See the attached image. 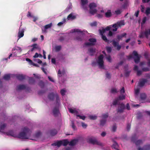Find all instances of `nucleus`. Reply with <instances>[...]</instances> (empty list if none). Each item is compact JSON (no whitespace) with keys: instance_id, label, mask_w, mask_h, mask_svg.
Instances as JSON below:
<instances>
[{"instance_id":"obj_1","label":"nucleus","mask_w":150,"mask_h":150,"mask_svg":"<svg viewBox=\"0 0 150 150\" xmlns=\"http://www.w3.org/2000/svg\"><path fill=\"white\" fill-rule=\"evenodd\" d=\"M124 25V22L121 21L112 25L107 26L105 28L99 29L98 32L102 38H107L106 36L115 37L116 34L115 32L119 28Z\"/></svg>"},{"instance_id":"obj_2","label":"nucleus","mask_w":150,"mask_h":150,"mask_svg":"<svg viewBox=\"0 0 150 150\" xmlns=\"http://www.w3.org/2000/svg\"><path fill=\"white\" fill-rule=\"evenodd\" d=\"M31 132L30 130L27 127H24L23 129L22 132L20 133L17 137L22 139H31L33 140L35 139L30 138L31 134Z\"/></svg>"},{"instance_id":"obj_3","label":"nucleus","mask_w":150,"mask_h":150,"mask_svg":"<svg viewBox=\"0 0 150 150\" xmlns=\"http://www.w3.org/2000/svg\"><path fill=\"white\" fill-rule=\"evenodd\" d=\"M48 98L51 100H53L54 98H56V103L59 105L60 104V100L59 96L57 93L52 92L49 93L48 95Z\"/></svg>"},{"instance_id":"obj_4","label":"nucleus","mask_w":150,"mask_h":150,"mask_svg":"<svg viewBox=\"0 0 150 150\" xmlns=\"http://www.w3.org/2000/svg\"><path fill=\"white\" fill-rule=\"evenodd\" d=\"M87 142L89 144L93 145L96 144L101 146H103L102 143L98 141L96 138L93 137H91L88 138L87 139Z\"/></svg>"},{"instance_id":"obj_5","label":"nucleus","mask_w":150,"mask_h":150,"mask_svg":"<svg viewBox=\"0 0 150 150\" xmlns=\"http://www.w3.org/2000/svg\"><path fill=\"white\" fill-rule=\"evenodd\" d=\"M132 55H130L128 56V59H130L132 58L134 59L135 62L137 63L139 62L140 60V57L139 56L138 54L136 51H134L132 52Z\"/></svg>"},{"instance_id":"obj_6","label":"nucleus","mask_w":150,"mask_h":150,"mask_svg":"<svg viewBox=\"0 0 150 150\" xmlns=\"http://www.w3.org/2000/svg\"><path fill=\"white\" fill-rule=\"evenodd\" d=\"M90 8L89 13L92 15H93L96 13L97 10L95 8L97 7V5L94 3H90L89 6Z\"/></svg>"},{"instance_id":"obj_7","label":"nucleus","mask_w":150,"mask_h":150,"mask_svg":"<svg viewBox=\"0 0 150 150\" xmlns=\"http://www.w3.org/2000/svg\"><path fill=\"white\" fill-rule=\"evenodd\" d=\"M103 58V55H101L98 57V59L97 61L98 65L100 69H104Z\"/></svg>"},{"instance_id":"obj_8","label":"nucleus","mask_w":150,"mask_h":150,"mask_svg":"<svg viewBox=\"0 0 150 150\" xmlns=\"http://www.w3.org/2000/svg\"><path fill=\"white\" fill-rule=\"evenodd\" d=\"M89 41L90 42H86L83 45L84 47L92 46L95 45L94 43L96 42V38H90Z\"/></svg>"},{"instance_id":"obj_9","label":"nucleus","mask_w":150,"mask_h":150,"mask_svg":"<svg viewBox=\"0 0 150 150\" xmlns=\"http://www.w3.org/2000/svg\"><path fill=\"white\" fill-rule=\"evenodd\" d=\"M71 32L72 33H77L80 36H83L87 33V32L86 31H81L80 29L76 28L72 30H71Z\"/></svg>"},{"instance_id":"obj_10","label":"nucleus","mask_w":150,"mask_h":150,"mask_svg":"<svg viewBox=\"0 0 150 150\" xmlns=\"http://www.w3.org/2000/svg\"><path fill=\"white\" fill-rule=\"evenodd\" d=\"M56 106L52 110V113L55 117H57L59 113V107L60 105H58L57 104H55Z\"/></svg>"},{"instance_id":"obj_11","label":"nucleus","mask_w":150,"mask_h":150,"mask_svg":"<svg viewBox=\"0 0 150 150\" xmlns=\"http://www.w3.org/2000/svg\"><path fill=\"white\" fill-rule=\"evenodd\" d=\"M137 139L135 136H133L131 138V140L132 142L134 143H135V144L137 146H139L142 144V140H137Z\"/></svg>"},{"instance_id":"obj_12","label":"nucleus","mask_w":150,"mask_h":150,"mask_svg":"<svg viewBox=\"0 0 150 150\" xmlns=\"http://www.w3.org/2000/svg\"><path fill=\"white\" fill-rule=\"evenodd\" d=\"M125 109V106L124 104L123 103H121L119 104L117 112L122 113L123 112Z\"/></svg>"},{"instance_id":"obj_13","label":"nucleus","mask_w":150,"mask_h":150,"mask_svg":"<svg viewBox=\"0 0 150 150\" xmlns=\"http://www.w3.org/2000/svg\"><path fill=\"white\" fill-rule=\"evenodd\" d=\"M112 44L114 47H117V49L118 50H120L121 48V46L119 45L118 42H117L114 40L112 41Z\"/></svg>"},{"instance_id":"obj_14","label":"nucleus","mask_w":150,"mask_h":150,"mask_svg":"<svg viewBox=\"0 0 150 150\" xmlns=\"http://www.w3.org/2000/svg\"><path fill=\"white\" fill-rule=\"evenodd\" d=\"M147 82V80L146 79H141L139 82L138 86L140 87H142Z\"/></svg>"},{"instance_id":"obj_15","label":"nucleus","mask_w":150,"mask_h":150,"mask_svg":"<svg viewBox=\"0 0 150 150\" xmlns=\"http://www.w3.org/2000/svg\"><path fill=\"white\" fill-rule=\"evenodd\" d=\"M25 30L21 28H20L19 30V31L18 34V38L22 37L24 35Z\"/></svg>"},{"instance_id":"obj_16","label":"nucleus","mask_w":150,"mask_h":150,"mask_svg":"<svg viewBox=\"0 0 150 150\" xmlns=\"http://www.w3.org/2000/svg\"><path fill=\"white\" fill-rule=\"evenodd\" d=\"M62 145V142L61 140L57 141L51 144L52 146H57L58 147H60Z\"/></svg>"},{"instance_id":"obj_17","label":"nucleus","mask_w":150,"mask_h":150,"mask_svg":"<svg viewBox=\"0 0 150 150\" xmlns=\"http://www.w3.org/2000/svg\"><path fill=\"white\" fill-rule=\"evenodd\" d=\"M68 109L70 112L74 114L76 116L79 113L78 111L76 109V108H74L73 109L72 108H68Z\"/></svg>"},{"instance_id":"obj_18","label":"nucleus","mask_w":150,"mask_h":150,"mask_svg":"<svg viewBox=\"0 0 150 150\" xmlns=\"http://www.w3.org/2000/svg\"><path fill=\"white\" fill-rule=\"evenodd\" d=\"M26 86L24 85H19L16 87V90L17 91H19L24 90L26 89Z\"/></svg>"},{"instance_id":"obj_19","label":"nucleus","mask_w":150,"mask_h":150,"mask_svg":"<svg viewBox=\"0 0 150 150\" xmlns=\"http://www.w3.org/2000/svg\"><path fill=\"white\" fill-rule=\"evenodd\" d=\"M150 145L144 146L143 148L139 147L138 150H150Z\"/></svg>"},{"instance_id":"obj_20","label":"nucleus","mask_w":150,"mask_h":150,"mask_svg":"<svg viewBox=\"0 0 150 150\" xmlns=\"http://www.w3.org/2000/svg\"><path fill=\"white\" fill-rule=\"evenodd\" d=\"M112 141L114 142V144H112V149H114L115 150H117L118 149V147L119 146L118 143L116 142V141L114 140H112Z\"/></svg>"},{"instance_id":"obj_21","label":"nucleus","mask_w":150,"mask_h":150,"mask_svg":"<svg viewBox=\"0 0 150 150\" xmlns=\"http://www.w3.org/2000/svg\"><path fill=\"white\" fill-rule=\"evenodd\" d=\"M16 77L18 80L20 81H22L25 78V76L23 75L22 74H18L16 75Z\"/></svg>"},{"instance_id":"obj_22","label":"nucleus","mask_w":150,"mask_h":150,"mask_svg":"<svg viewBox=\"0 0 150 150\" xmlns=\"http://www.w3.org/2000/svg\"><path fill=\"white\" fill-rule=\"evenodd\" d=\"M115 33L116 34V35L115 37H116V38H123L124 37H126V36L127 35V34L126 33H123L122 34H121L120 35H118L117 33L115 32Z\"/></svg>"},{"instance_id":"obj_23","label":"nucleus","mask_w":150,"mask_h":150,"mask_svg":"<svg viewBox=\"0 0 150 150\" xmlns=\"http://www.w3.org/2000/svg\"><path fill=\"white\" fill-rule=\"evenodd\" d=\"M50 133L51 136H54L57 134V131L56 129H52L50 130Z\"/></svg>"},{"instance_id":"obj_24","label":"nucleus","mask_w":150,"mask_h":150,"mask_svg":"<svg viewBox=\"0 0 150 150\" xmlns=\"http://www.w3.org/2000/svg\"><path fill=\"white\" fill-rule=\"evenodd\" d=\"M76 18L75 16L73 15L72 13H71L67 17V19L68 20L71 19L74 20Z\"/></svg>"},{"instance_id":"obj_25","label":"nucleus","mask_w":150,"mask_h":150,"mask_svg":"<svg viewBox=\"0 0 150 150\" xmlns=\"http://www.w3.org/2000/svg\"><path fill=\"white\" fill-rule=\"evenodd\" d=\"M6 126V125L5 123H4L0 126V132L4 133L3 131L5 128Z\"/></svg>"},{"instance_id":"obj_26","label":"nucleus","mask_w":150,"mask_h":150,"mask_svg":"<svg viewBox=\"0 0 150 150\" xmlns=\"http://www.w3.org/2000/svg\"><path fill=\"white\" fill-rule=\"evenodd\" d=\"M58 74L59 75L58 76L60 77L62 75H65L66 74L65 71L64 69H63L62 71H60V69L58 71Z\"/></svg>"},{"instance_id":"obj_27","label":"nucleus","mask_w":150,"mask_h":150,"mask_svg":"<svg viewBox=\"0 0 150 150\" xmlns=\"http://www.w3.org/2000/svg\"><path fill=\"white\" fill-rule=\"evenodd\" d=\"M112 104L114 106H116L119 104V100L118 98H116L113 100L112 103Z\"/></svg>"},{"instance_id":"obj_28","label":"nucleus","mask_w":150,"mask_h":150,"mask_svg":"<svg viewBox=\"0 0 150 150\" xmlns=\"http://www.w3.org/2000/svg\"><path fill=\"white\" fill-rule=\"evenodd\" d=\"M88 51L89 52L90 55L91 56L93 55L96 52L95 49L92 48H89L88 49Z\"/></svg>"},{"instance_id":"obj_29","label":"nucleus","mask_w":150,"mask_h":150,"mask_svg":"<svg viewBox=\"0 0 150 150\" xmlns=\"http://www.w3.org/2000/svg\"><path fill=\"white\" fill-rule=\"evenodd\" d=\"M142 35H145L146 38H148L149 35H150V29L145 31L142 33Z\"/></svg>"},{"instance_id":"obj_30","label":"nucleus","mask_w":150,"mask_h":150,"mask_svg":"<svg viewBox=\"0 0 150 150\" xmlns=\"http://www.w3.org/2000/svg\"><path fill=\"white\" fill-rule=\"evenodd\" d=\"M78 140L77 139H74L71 141L69 143V145L71 146H74L77 142Z\"/></svg>"},{"instance_id":"obj_31","label":"nucleus","mask_w":150,"mask_h":150,"mask_svg":"<svg viewBox=\"0 0 150 150\" xmlns=\"http://www.w3.org/2000/svg\"><path fill=\"white\" fill-rule=\"evenodd\" d=\"M112 15V14L111 12V10H108L107 12L105 13V16L107 18L110 17Z\"/></svg>"},{"instance_id":"obj_32","label":"nucleus","mask_w":150,"mask_h":150,"mask_svg":"<svg viewBox=\"0 0 150 150\" xmlns=\"http://www.w3.org/2000/svg\"><path fill=\"white\" fill-rule=\"evenodd\" d=\"M7 135H10L13 137H16V135L14 134V132L12 130H10L6 133Z\"/></svg>"},{"instance_id":"obj_33","label":"nucleus","mask_w":150,"mask_h":150,"mask_svg":"<svg viewBox=\"0 0 150 150\" xmlns=\"http://www.w3.org/2000/svg\"><path fill=\"white\" fill-rule=\"evenodd\" d=\"M107 121V119H102L100 120V126H103L105 124Z\"/></svg>"},{"instance_id":"obj_34","label":"nucleus","mask_w":150,"mask_h":150,"mask_svg":"<svg viewBox=\"0 0 150 150\" xmlns=\"http://www.w3.org/2000/svg\"><path fill=\"white\" fill-rule=\"evenodd\" d=\"M29 83L30 84H33L35 82V80L34 79L33 77H29Z\"/></svg>"},{"instance_id":"obj_35","label":"nucleus","mask_w":150,"mask_h":150,"mask_svg":"<svg viewBox=\"0 0 150 150\" xmlns=\"http://www.w3.org/2000/svg\"><path fill=\"white\" fill-rule=\"evenodd\" d=\"M68 38H59V41L64 43H66L68 42L67 39Z\"/></svg>"},{"instance_id":"obj_36","label":"nucleus","mask_w":150,"mask_h":150,"mask_svg":"<svg viewBox=\"0 0 150 150\" xmlns=\"http://www.w3.org/2000/svg\"><path fill=\"white\" fill-rule=\"evenodd\" d=\"M62 141V145H63L64 146H67L69 143V142L68 140L67 139H64Z\"/></svg>"},{"instance_id":"obj_37","label":"nucleus","mask_w":150,"mask_h":150,"mask_svg":"<svg viewBox=\"0 0 150 150\" xmlns=\"http://www.w3.org/2000/svg\"><path fill=\"white\" fill-rule=\"evenodd\" d=\"M61 48L62 47L61 45L56 46L54 47V50L56 52H58L61 50Z\"/></svg>"},{"instance_id":"obj_38","label":"nucleus","mask_w":150,"mask_h":150,"mask_svg":"<svg viewBox=\"0 0 150 150\" xmlns=\"http://www.w3.org/2000/svg\"><path fill=\"white\" fill-rule=\"evenodd\" d=\"M52 26V23H50L44 26V29L45 30H47L48 28H50Z\"/></svg>"},{"instance_id":"obj_39","label":"nucleus","mask_w":150,"mask_h":150,"mask_svg":"<svg viewBox=\"0 0 150 150\" xmlns=\"http://www.w3.org/2000/svg\"><path fill=\"white\" fill-rule=\"evenodd\" d=\"M10 76L9 74H5L3 77V79L6 80H8L10 79Z\"/></svg>"},{"instance_id":"obj_40","label":"nucleus","mask_w":150,"mask_h":150,"mask_svg":"<svg viewBox=\"0 0 150 150\" xmlns=\"http://www.w3.org/2000/svg\"><path fill=\"white\" fill-rule=\"evenodd\" d=\"M140 98L142 100H145L146 99V94L144 93H142L140 94Z\"/></svg>"},{"instance_id":"obj_41","label":"nucleus","mask_w":150,"mask_h":150,"mask_svg":"<svg viewBox=\"0 0 150 150\" xmlns=\"http://www.w3.org/2000/svg\"><path fill=\"white\" fill-rule=\"evenodd\" d=\"M38 85L41 88H43L45 86L44 83L42 81L39 82Z\"/></svg>"},{"instance_id":"obj_42","label":"nucleus","mask_w":150,"mask_h":150,"mask_svg":"<svg viewBox=\"0 0 150 150\" xmlns=\"http://www.w3.org/2000/svg\"><path fill=\"white\" fill-rule=\"evenodd\" d=\"M118 91L116 88H113L111 89L110 92L112 93H117Z\"/></svg>"},{"instance_id":"obj_43","label":"nucleus","mask_w":150,"mask_h":150,"mask_svg":"<svg viewBox=\"0 0 150 150\" xmlns=\"http://www.w3.org/2000/svg\"><path fill=\"white\" fill-rule=\"evenodd\" d=\"M108 113L103 114L102 115L103 119H107V118L108 117Z\"/></svg>"},{"instance_id":"obj_44","label":"nucleus","mask_w":150,"mask_h":150,"mask_svg":"<svg viewBox=\"0 0 150 150\" xmlns=\"http://www.w3.org/2000/svg\"><path fill=\"white\" fill-rule=\"evenodd\" d=\"M118 98V99L119 100H123L125 99V96L124 95H120L118 96L117 98Z\"/></svg>"},{"instance_id":"obj_45","label":"nucleus","mask_w":150,"mask_h":150,"mask_svg":"<svg viewBox=\"0 0 150 150\" xmlns=\"http://www.w3.org/2000/svg\"><path fill=\"white\" fill-rule=\"evenodd\" d=\"M41 133L40 132L38 131L35 134V137L36 138H38L40 137L41 135Z\"/></svg>"},{"instance_id":"obj_46","label":"nucleus","mask_w":150,"mask_h":150,"mask_svg":"<svg viewBox=\"0 0 150 150\" xmlns=\"http://www.w3.org/2000/svg\"><path fill=\"white\" fill-rule=\"evenodd\" d=\"M16 50L19 51V52H21V48L17 46L13 48L12 50L13 51Z\"/></svg>"},{"instance_id":"obj_47","label":"nucleus","mask_w":150,"mask_h":150,"mask_svg":"<svg viewBox=\"0 0 150 150\" xmlns=\"http://www.w3.org/2000/svg\"><path fill=\"white\" fill-rule=\"evenodd\" d=\"M71 126L73 130H75L77 129L76 127L74 125V122L73 121H71Z\"/></svg>"},{"instance_id":"obj_48","label":"nucleus","mask_w":150,"mask_h":150,"mask_svg":"<svg viewBox=\"0 0 150 150\" xmlns=\"http://www.w3.org/2000/svg\"><path fill=\"white\" fill-rule=\"evenodd\" d=\"M90 25L92 27L96 26H97V22L96 21H94L92 23H91Z\"/></svg>"},{"instance_id":"obj_49","label":"nucleus","mask_w":150,"mask_h":150,"mask_svg":"<svg viewBox=\"0 0 150 150\" xmlns=\"http://www.w3.org/2000/svg\"><path fill=\"white\" fill-rule=\"evenodd\" d=\"M140 91V89L139 88H137L135 89L134 94L136 96L138 95Z\"/></svg>"},{"instance_id":"obj_50","label":"nucleus","mask_w":150,"mask_h":150,"mask_svg":"<svg viewBox=\"0 0 150 150\" xmlns=\"http://www.w3.org/2000/svg\"><path fill=\"white\" fill-rule=\"evenodd\" d=\"M89 117L91 120H95L97 118V116L95 115H91L89 116Z\"/></svg>"},{"instance_id":"obj_51","label":"nucleus","mask_w":150,"mask_h":150,"mask_svg":"<svg viewBox=\"0 0 150 150\" xmlns=\"http://www.w3.org/2000/svg\"><path fill=\"white\" fill-rule=\"evenodd\" d=\"M81 5L82 6H83L88 3L87 0H81Z\"/></svg>"},{"instance_id":"obj_52","label":"nucleus","mask_w":150,"mask_h":150,"mask_svg":"<svg viewBox=\"0 0 150 150\" xmlns=\"http://www.w3.org/2000/svg\"><path fill=\"white\" fill-rule=\"evenodd\" d=\"M106 49L107 52L108 53H110L112 51V48L110 47H106Z\"/></svg>"},{"instance_id":"obj_53","label":"nucleus","mask_w":150,"mask_h":150,"mask_svg":"<svg viewBox=\"0 0 150 150\" xmlns=\"http://www.w3.org/2000/svg\"><path fill=\"white\" fill-rule=\"evenodd\" d=\"M66 91L65 89H63L61 90L60 93L62 96H64L65 95L66 92Z\"/></svg>"},{"instance_id":"obj_54","label":"nucleus","mask_w":150,"mask_h":150,"mask_svg":"<svg viewBox=\"0 0 150 150\" xmlns=\"http://www.w3.org/2000/svg\"><path fill=\"white\" fill-rule=\"evenodd\" d=\"M142 71L145 72L149 71H150V69L147 67H144L142 68Z\"/></svg>"},{"instance_id":"obj_55","label":"nucleus","mask_w":150,"mask_h":150,"mask_svg":"<svg viewBox=\"0 0 150 150\" xmlns=\"http://www.w3.org/2000/svg\"><path fill=\"white\" fill-rule=\"evenodd\" d=\"M105 76L106 78H108V79H110L111 78L110 74L107 71L106 72V73Z\"/></svg>"},{"instance_id":"obj_56","label":"nucleus","mask_w":150,"mask_h":150,"mask_svg":"<svg viewBox=\"0 0 150 150\" xmlns=\"http://www.w3.org/2000/svg\"><path fill=\"white\" fill-rule=\"evenodd\" d=\"M145 13L147 15H148L150 14V8L148 7L147 8L146 10Z\"/></svg>"},{"instance_id":"obj_57","label":"nucleus","mask_w":150,"mask_h":150,"mask_svg":"<svg viewBox=\"0 0 150 150\" xmlns=\"http://www.w3.org/2000/svg\"><path fill=\"white\" fill-rule=\"evenodd\" d=\"M106 59L109 62H112V59L110 55H109L106 57Z\"/></svg>"},{"instance_id":"obj_58","label":"nucleus","mask_w":150,"mask_h":150,"mask_svg":"<svg viewBox=\"0 0 150 150\" xmlns=\"http://www.w3.org/2000/svg\"><path fill=\"white\" fill-rule=\"evenodd\" d=\"M45 90H40L38 91V94L39 95H41L45 93Z\"/></svg>"},{"instance_id":"obj_59","label":"nucleus","mask_w":150,"mask_h":150,"mask_svg":"<svg viewBox=\"0 0 150 150\" xmlns=\"http://www.w3.org/2000/svg\"><path fill=\"white\" fill-rule=\"evenodd\" d=\"M130 72V71H126L125 74V76L126 77H128L129 76Z\"/></svg>"},{"instance_id":"obj_60","label":"nucleus","mask_w":150,"mask_h":150,"mask_svg":"<svg viewBox=\"0 0 150 150\" xmlns=\"http://www.w3.org/2000/svg\"><path fill=\"white\" fill-rule=\"evenodd\" d=\"M77 117H79V118L81 119H82L84 120L85 119V116H81L80 115H77Z\"/></svg>"},{"instance_id":"obj_61","label":"nucleus","mask_w":150,"mask_h":150,"mask_svg":"<svg viewBox=\"0 0 150 150\" xmlns=\"http://www.w3.org/2000/svg\"><path fill=\"white\" fill-rule=\"evenodd\" d=\"M120 93L121 94L125 93V88L124 87H122L121 89L120 90Z\"/></svg>"},{"instance_id":"obj_62","label":"nucleus","mask_w":150,"mask_h":150,"mask_svg":"<svg viewBox=\"0 0 150 150\" xmlns=\"http://www.w3.org/2000/svg\"><path fill=\"white\" fill-rule=\"evenodd\" d=\"M130 124L129 123H128L126 127V129L128 131H129L130 130Z\"/></svg>"},{"instance_id":"obj_63","label":"nucleus","mask_w":150,"mask_h":150,"mask_svg":"<svg viewBox=\"0 0 150 150\" xmlns=\"http://www.w3.org/2000/svg\"><path fill=\"white\" fill-rule=\"evenodd\" d=\"M115 14L117 15H118L121 14V11L119 10H117L115 11Z\"/></svg>"},{"instance_id":"obj_64","label":"nucleus","mask_w":150,"mask_h":150,"mask_svg":"<svg viewBox=\"0 0 150 150\" xmlns=\"http://www.w3.org/2000/svg\"><path fill=\"white\" fill-rule=\"evenodd\" d=\"M31 47H33V48H34L35 49H38V47L37 46V45L36 44H33Z\"/></svg>"}]
</instances>
